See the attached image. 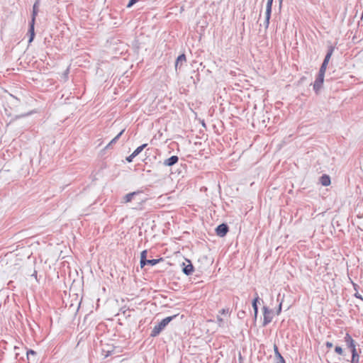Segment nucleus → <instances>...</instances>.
<instances>
[{
    "label": "nucleus",
    "instance_id": "obj_19",
    "mask_svg": "<svg viewBox=\"0 0 363 363\" xmlns=\"http://www.w3.org/2000/svg\"><path fill=\"white\" fill-rule=\"evenodd\" d=\"M359 356L357 352L353 351V352H352L351 363H359Z\"/></svg>",
    "mask_w": 363,
    "mask_h": 363
},
{
    "label": "nucleus",
    "instance_id": "obj_1",
    "mask_svg": "<svg viewBox=\"0 0 363 363\" xmlns=\"http://www.w3.org/2000/svg\"><path fill=\"white\" fill-rule=\"evenodd\" d=\"M176 316L177 315H174L172 316L167 317L162 320L157 325H155L151 332L150 336H157Z\"/></svg>",
    "mask_w": 363,
    "mask_h": 363
},
{
    "label": "nucleus",
    "instance_id": "obj_3",
    "mask_svg": "<svg viewBox=\"0 0 363 363\" xmlns=\"http://www.w3.org/2000/svg\"><path fill=\"white\" fill-rule=\"evenodd\" d=\"M146 256H147V251L143 250L140 254V266H141V267H143L146 264H150L151 266H154V265L157 264L160 260V259H155L147 260L146 259Z\"/></svg>",
    "mask_w": 363,
    "mask_h": 363
},
{
    "label": "nucleus",
    "instance_id": "obj_14",
    "mask_svg": "<svg viewBox=\"0 0 363 363\" xmlns=\"http://www.w3.org/2000/svg\"><path fill=\"white\" fill-rule=\"evenodd\" d=\"M271 13H272V11L268 12L267 11H266V12H265V20L264 22V26L265 29H267L269 27V20H270V17H271Z\"/></svg>",
    "mask_w": 363,
    "mask_h": 363
},
{
    "label": "nucleus",
    "instance_id": "obj_26",
    "mask_svg": "<svg viewBox=\"0 0 363 363\" xmlns=\"http://www.w3.org/2000/svg\"><path fill=\"white\" fill-rule=\"evenodd\" d=\"M354 296H355L356 298H359V299H361L362 301H363V298H362V295H361L359 293L356 292V293L354 294Z\"/></svg>",
    "mask_w": 363,
    "mask_h": 363
},
{
    "label": "nucleus",
    "instance_id": "obj_25",
    "mask_svg": "<svg viewBox=\"0 0 363 363\" xmlns=\"http://www.w3.org/2000/svg\"><path fill=\"white\" fill-rule=\"evenodd\" d=\"M138 0H130L129 3L127 5L128 8L131 7L134 4H135Z\"/></svg>",
    "mask_w": 363,
    "mask_h": 363
},
{
    "label": "nucleus",
    "instance_id": "obj_20",
    "mask_svg": "<svg viewBox=\"0 0 363 363\" xmlns=\"http://www.w3.org/2000/svg\"><path fill=\"white\" fill-rule=\"evenodd\" d=\"M328 64V63H325V62H323L322 65H321V67L320 68L318 74L322 75V76H325V71H326V68H327Z\"/></svg>",
    "mask_w": 363,
    "mask_h": 363
},
{
    "label": "nucleus",
    "instance_id": "obj_8",
    "mask_svg": "<svg viewBox=\"0 0 363 363\" xmlns=\"http://www.w3.org/2000/svg\"><path fill=\"white\" fill-rule=\"evenodd\" d=\"M179 160V157L176 155H173L169 158H167L164 160L163 164L167 167H171L175 164Z\"/></svg>",
    "mask_w": 363,
    "mask_h": 363
},
{
    "label": "nucleus",
    "instance_id": "obj_28",
    "mask_svg": "<svg viewBox=\"0 0 363 363\" xmlns=\"http://www.w3.org/2000/svg\"><path fill=\"white\" fill-rule=\"evenodd\" d=\"M135 157H133L132 156V154L128 156L127 158H126V160L128 162H130L133 161V159Z\"/></svg>",
    "mask_w": 363,
    "mask_h": 363
},
{
    "label": "nucleus",
    "instance_id": "obj_10",
    "mask_svg": "<svg viewBox=\"0 0 363 363\" xmlns=\"http://www.w3.org/2000/svg\"><path fill=\"white\" fill-rule=\"evenodd\" d=\"M188 262L189 264L187 265H185L183 268V272L186 275L191 274L194 271V267L192 264L189 260H188Z\"/></svg>",
    "mask_w": 363,
    "mask_h": 363
},
{
    "label": "nucleus",
    "instance_id": "obj_13",
    "mask_svg": "<svg viewBox=\"0 0 363 363\" xmlns=\"http://www.w3.org/2000/svg\"><path fill=\"white\" fill-rule=\"evenodd\" d=\"M320 183L323 186H327L330 184V179L329 176H328V175H325V174L323 175L320 177Z\"/></svg>",
    "mask_w": 363,
    "mask_h": 363
},
{
    "label": "nucleus",
    "instance_id": "obj_27",
    "mask_svg": "<svg viewBox=\"0 0 363 363\" xmlns=\"http://www.w3.org/2000/svg\"><path fill=\"white\" fill-rule=\"evenodd\" d=\"M229 312V310L228 308H223L221 311H220V313L221 314H226Z\"/></svg>",
    "mask_w": 363,
    "mask_h": 363
},
{
    "label": "nucleus",
    "instance_id": "obj_6",
    "mask_svg": "<svg viewBox=\"0 0 363 363\" xmlns=\"http://www.w3.org/2000/svg\"><path fill=\"white\" fill-rule=\"evenodd\" d=\"M228 226L226 224L222 223L216 228V232L219 237H224L228 232Z\"/></svg>",
    "mask_w": 363,
    "mask_h": 363
},
{
    "label": "nucleus",
    "instance_id": "obj_9",
    "mask_svg": "<svg viewBox=\"0 0 363 363\" xmlns=\"http://www.w3.org/2000/svg\"><path fill=\"white\" fill-rule=\"evenodd\" d=\"M142 191H133V192H131V193H129V194H127L126 195L124 196L123 197V203H129L130 202L135 196L141 194Z\"/></svg>",
    "mask_w": 363,
    "mask_h": 363
},
{
    "label": "nucleus",
    "instance_id": "obj_30",
    "mask_svg": "<svg viewBox=\"0 0 363 363\" xmlns=\"http://www.w3.org/2000/svg\"><path fill=\"white\" fill-rule=\"evenodd\" d=\"M35 354V351H33V350H29V351H28V352H27V354H28H28Z\"/></svg>",
    "mask_w": 363,
    "mask_h": 363
},
{
    "label": "nucleus",
    "instance_id": "obj_17",
    "mask_svg": "<svg viewBox=\"0 0 363 363\" xmlns=\"http://www.w3.org/2000/svg\"><path fill=\"white\" fill-rule=\"evenodd\" d=\"M258 299H259V296L256 294V296H255V298H254V300L252 301V307H253V309H254L255 316V317H257V313H258V308H257V302L258 301Z\"/></svg>",
    "mask_w": 363,
    "mask_h": 363
},
{
    "label": "nucleus",
    "instance_id": "obj_24",
    "mask_svg": "<svg viewBox=\"0 0 363 363\" xmlns=\"http://www.w3.org/2000/svg\"><path fill=\"white\" fill-rule=\"evenodd\" d=\"M217 321H218V323L219 326H220V327H223L224 326L225 321H224V320L223 318H221L220 317L218 316Z\"/></svg>",
    "mask_w": 363,
    "mask_h": 363
},
{
    "label": "nucleus",
    "instance_id": "obj_7",
    "mask_svg": "<svg viewBox=\"0 0 363 363\" xmlns=\"http://www.w3.org/2000/svg\"><path fill=\"white\" fill-rule=\"evenodd\" d=\"M324 82V76L318 74L314 84H313V89L315 92H318L320 88L322 87V85Z\"/></svg>",
    "mask_w": 363,
    "mask_h": 363
},
{
    "label": "nucleus",
    "instance_id": "obj_21",
    "mask_svg": "<svg viewBox=\"0 0 363 363\" xmlns=\"http://www.w3.org/2000/svg\"><path fill=\"white\" fill-rule=\"evenodd\" d=\"M328 64V63H325V62H323L322 65H321V67L320 68L318 74L322 75V76H325V71H326V68H327Z\"/></svg>",
    "mask_w": 363,
    "mask_h": 363
},
{
    "label": "nucleus",
    "instance_id": "obj_12",
    "mask_svg": "<svg viewBox=\"0 0 363 363\" xmlns=\"http://www.w3.org/2000/svg\"><path fill=\"white\" fill-rule=\"evenodd\" d=\"M186 61V56L184 54L180 55L175 62V68L177 69L179 65H182Z\"/></svg>",
    "mask_w": 363,
    "mask_h": 363
},
{
    "label": "nucleus",
    "instance_id": "obj_18",
    "mask_svg": "<svg viewBox=\"0 0 363 363\" xmlns=\"http://www.w3.org/2000/svg\"><path fill=\"white\" fill-rule=\"evenodd\" d=\"M123 132H124V130H122L114 138H113L111 140V142L107 145V146L106 147L108 148L112 144L115 143L119 139V138L121 136V135L123 133Z\"/></svg>",
    "mask_w": 363,
    "mask_h": 363
},
{
    "label": "nucleus",
    "instance_id": "obj_23",
    "mask_svg": "<svg viewBox=\"0 0 363 363\" xmlns=\"http://www.w3.org/2000/svg\"><path fill=\"white\" fill-rule=\"evenodd\" d=\"M335 351L336 353H337L340 355H342L343 354V350L340 346H336L335 348Z\"/></svg>",
    "mask_w": 363,
    "mask_h": 363
},
{
    "label": "nucleus",
    "instance_id": "obj_29",
    "mask_svg": "<svg viewBox=\"0 0 363 363\" xmlns=\"http://www.w3.org/2000/svg\"><path fill=\"white\" fill-rule=\"evenodd\" d=\"M325 345H326V347H328V348H331V347H333V343H332V342H327L325 343Z\"/></svg>",
    "mask_w": 363,
    "mask_h": 363
},
{
    "label": "nucleus",
    "instance_id": "obj_22",
    "mask_svg": "<svg viewBox=\"0 0 363 363\" xmlns=\"http://www.w3.org/2000/svg\"><path fill=\"white\" fill-rule=\"evenodd\" d=\"M272 2L273 0H267V6H266V11H272Z\"/></svg>",
    "mask_w": 363,
    "mask_h": 363
},
{
    "label": "nucleus",
    "instance_id": "obj_32",
    "mask_svg": "<svg viewBox=\"0 0 363 363\" xmlns=\"http://www.w3.org/2000/svg\"><path fill=\"white\" fill-rule=\"evenodd\" d=\"M279 1L280 4H281L283 0H279Z\"/></svg>",
    "mask_w": 363,
    "mask_h": 363
},
{
    "label": "nucleus",
    "instance_id": "obj_2",
    "mask_svg": "<svg viewBox=\"0 0 363 363\" xmlns=\"http://www.w3.org/2000/svg\"><path fill=\"white\" fill-rule=\"evenodd\" d=\"M40 6V0H36L33 6V12L31 16V21L30 23V29L29 32L30 33V38L29 41L31 42L34 37V24L35 21V18L38 13V8Z\"/></svg>",
    "mask_w": 363,
    "mask_h": 363
},
{
    "label": "nucleus",
    "instance_id": "obj_31",
    "mask_svg": "<svg viewBox=\"0 0 363 363\" xmlns=\"http://www.w3.org/2000/svg\"><path fill=\"white\" fill-rule=\"evenodd\" d=\"M281 311V303H280L279 305V308H278V311H277V314H279Z\"/></svg>",
    "mask_w": 363,
    "mask_h": 363
},
{
    "label": "nucleus",
    "instance_id": "obj_16",
    "mask_svg": "<svg viewBox=\"0 0 363 363\" xmlns=\"http://www.w3.org/2000/svg\"><path fill=\"white\" fill-rule=\"evenodd\" d=\"M147 146V144H143L140 146H139L138 147H137L134 151L132 153V156L133 157H136L137 155H138L143 150V149Z\"/></svg>",
    "mask_w": 363,
    "mask_h": 363
},
{
    "label": "nucleus",
    "instance_id": "obj_5",
    "mask_svg": "<svg viewBox=\"0 0 363 363\" xmlns=\"http://www.w3.org/2000/svg\"><path fill=\"white\" fill-rule=\"evenodd\" d=\"M344 339L347 347L351 350V352H357L355 342L349 333H346Z\"/></svg>",
    "mask_w": 363,
    "mask_h": 363
},
{
    "label": "nucleus",
    "instance_id": "obj_11",
    "mask_svg": "<svg viewBox=\"0 0 363 363\" xmlns=\"http://www.w3.org/2000/svg\"><path fill=\"white\" fill-rule=\"evenodd\" d=\"M274 352H275V356L277 358V363H285L284 359L279 353V352L278 350V347L276 345H274Z\"/></svg>",
    "mask_w": 363,
    "mask_h": 363
},
{
    "label": "nucleus",
    "instance_id": "obj_4",
    "mask_svg": "<svg viewBox=\"0 0 363 363\" xmlns=\"http://www.w3.org/2000/svg\"><path fill=\"white\" fill-rule=\"evenodd\" d=\"M263 315H264L263 325H267L272 320V318H273L272 312L267 306H264L263 307Z\"/></svg>",
    "mask_w": 363,
    "mask_h": 363
},
{
    "label": "nucleus",
    "instance_id": "obj_15",
    "mask_svg": "<svg viewBox=\"0 0 363 363\" xmlns=\"http://www.w3.org/2000/svg\"><path fill=\"white\" fill-rule=\"evenodd\" d=\"M333 51H334V48L333 47H330L328 50V52L325 57V59L323 60V62H325V63H328L333 53Z\"/></svg>",
    "mask_w": 363,
    "mask_h": 363
}]
</instances>
